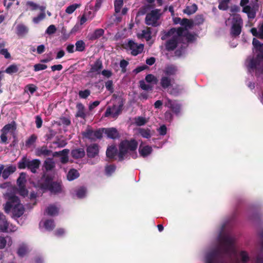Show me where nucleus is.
<instances>
[{
    "instance_id": "f257e3e1",
    "label": "nucleus",
    "mask_w": 263,
    "mask_h": 263,
    "mask_svg": "<svg viewBox=\"0 0 263 263\" xmlns=\"http://www.w3.org/2000/svg\"><path fill=\"white\" fill-rule=\"evenodd\" d=\"M220 245L208 253L205 257L206 263H239L237 251L233 245L234 238L223 235L219 237Z\"/></svg>"
},
{
    "instance_id": "f03ea898",
    "label": "nucleus",
    "mask_w": 263,
    "mask_h": 263,
    "mask_svg": "<svg viewBox=\"0 0 263 263\" xmlns=\"http://www.w3.org/2000/svg\"><path fill=\"white\" fill-rule=\"evenodd\" d=\"M252 44L256 55L255 57H248L245 63L250 72L254 71V69H259L260 64L263 63V43H261L258 40L254 38Z\"/></svg>"
},
{
    "instance_id": "7ed1b4c3",
    "label": "nucleus",
    "mask_w": 263,
    "mask_h": 263,
    "mask_svg": "<svg viewBox=\"0 0 263 263\" xmlns=\"http://www.w3.org/2000/svg\"><path fill=\"white\" fill-rule=\"evenodd\" d=\"M4 210L7 214L12 212V217L14 218L20 217L25 211L24 207L21 203L19 198L13 194L8 195L7 201L4 205Z\"/></svg>"
},
{
    "instance_id": "20e7f679",
    "label": "nucleus",
    "mask_w": 263,
    "mask_h": 263,
    "mask_svg": "<svg viewBox=\"0 0 263 263\" xmlns=\"http://www.w3.org/2000/svg\"><path fill=\"white\" fill-rule=\"evenodd\" d=\"M137 147L138 142L135 139L122 141L119 145L118 161H123L127 158L128 152H135Z\"/></svg>"
},
{
    "instance_id": "39448f33",
    "label": "nucleus",
    "mask_w": 263,
    "mask_h": 263,
    "mask_svg": "<svg viewBox=\"0 0 263 263\" xmlns=\"http://www.w3.org/2000/svg\"><path fill=\"white\" fill-rule=\"evenodd\" d=\"M41 161L35 159L32 160L26 157H23L17 163L18 168L20 170L27 168L32 173H36L41 165Z\"/></svg>"
},
{
    "instance_id": "423d86ee",
    "label": "nucleus",
    "mask_w": 263,
    "mask_h": 263,
    "mask_svg": "<svg viewBox=\"0 0 263 263\" xmlns=\"http://www.w3.org/2000/svg\"><path fill=\"white\" fill-rule=\"evenodd\" d=\"M243 24V20L240 14H233L232 26L230 29V34L232 37H236L240 34Z\"/></svg>"
},
{
    "instance_id": "0eeeda50",
    "label": "nucleus",
    "mask_w": 263,
    "mask_h": 263,
    "mask_svg": "<svg viewBox=\"0 0 263 263\" xmlns=\"http://www.w3.org/2000/svg\"><path fill=\"white\" fill-rule=\"evenodd\" d=\"M102 131L101 128L95 130L91 126H88L86 129L81 133L82 139H87L90 142H96L98 139H102Z\"/></svg>"
},
{
    "instance_id": "6e6552de",
    "label": "nucleus",
    "mask_w": 263,
    "mask_h": 263,
    "mask_svg": "<svg viewBox=\"0 0 263 263\" xmlns=\"http://www.w3.org/2000/svg\"><path fill=\"white\" fill-rule=\"evenodd\" d=\"M161 14L160 10L156 9L151 11L147 13L145 17V23L147 25H151L156 27L159 25L158 20L160 18Z\"/></svg>"
},
{
    "instance_id": "1a4fd4ad",
    "label": "nucleus",
    "mask_w": 263,
    "mask_h": 263,
    "mask_svg": "<svg viewBox=\"0 0 263 263\" xmlns=\"http://www.w3.org/2000/svg\"><path fill=\"white\" fill-rule=\"evenodd\" d=\"M53 178L48 175L44 174L38 181L36 187L43 193L48 191Z\"/></svg>"
},
{
    "instance_id": "9d476101",
    "label": "nucleus",
    "mask_w": 263,
    "mask_h": 263,
    "mask_svg": "<svg viewBox=\"0 0 263 263\" xmlns=\"http://www.w3.org/2000/svg\"><path fill=\"white\" fill-rule=\"evenodd\" d=\"M249 2V0H240V6L243 7L242 11L247 14L249 19H254L256 17L258 6H256V8L255 6L251 7L250 6L247 5Z\"/></svg>"
},
{
    "instance_id": "9b49d317",
    "label": "nucleus",
    "mask_w": 263,
    "mask_h": 263,
    "mask_svg": "<svg viewBox=\"0 0 263 263\" xmlns=\"http://www.w3.org/2000/svg\"><path fill=\"white\" fill-rule=\"evenodd\" d=\"M125 49L128 48L131 51V54L134 56H136L138 54L142 53L144 49V45L140 44L138 45L133 40H129L127 44L125 45L124 46Z\"/></svg>"
},
{
    "instance_id": "f8f14e48",
    "label": "nucleus",
    "mask_w": 263,
    "mask_h": 263,
    "mask_svg": "<svg viewBox=\"0 0 263 263\" xmlns=\"http://www.w3.org/2000/svg\"><path fill=\"white\" fill-rule=\"evenodd\" d=\"M183 29L181 27L172 28L167 31L163 30L161 32V39L162 41L166 40L167 38L173 35L182 36Z\"/></svg>"
},
{
    "instance_id": "ddd939ff",
    "label": "nucleus",
    "mask_w": 263,
    "mask_h": 263,
    "mask_svg": "<svg viewBox=\"0 0 263 263\" xmlns=\"http://www.w3.org/2000/svg\"><path fill=\"white\" fill-rule=\"evenodd\" d=\"M16 171V167L14 165L10 164L5 168L4 165L0 164V177L2 176L4 180L8 179Z\"/></svg>"
},
{
    "instance_id": "4468645a",
    "label": "nucleus",
    "mask_w": 263,
    "mask_h": 263,
    "mask_svg": "<svg viewBox=\"0 0 263 263\" xmlns=\"http://www.w3.org/2000/svg\"><path fill=\"white\" fill-rule=\"evenodd\" d=\"M182 36L173 35L167 40L165 43V47L167 51H174L177 47L180 38Z\"/></svg>"
},
{
    "instance_id": "2eb2a0df",
    "label": "nucleus",
    "mask_w": 263,
    "mask_h": 263,
    "mask_svg": "<svg viewBox=\"0 0 263 263\" xmlns=\"http://www.w3.org/2000/svg\"><path fill=\"white\" fill-rule=\"evenodd\" d=\"M165 106L170 108L176 115H178L180 113L181 105L177 103L175 100L173 101L168 98H166Z\"/></svg>"
},
{
    "instance_id": "dca6fc26",
    "label": "nucleus",
    "mask_w": 263,
    "mask_h": 263,
    "mask_svg": "<svg viewBox=\"0 0 263 263\" xmlns=\"http://www.w3.org/2000/svg\"><path fill=\"white\" fill-rule=\"evenodd\" d=\"M99 153V146L97 143L89 145L86 147V154L88 158H93L98 156Z\"/></svg>"
},
{
    "instance_id": "f3484780",
    "label": "nucleus",
    "mask_w": 263,
    "mask_h": 263,
    "mask_svg": "<svg viewBox=\"0 0 263 263\" xmlns=\"http://www.w3.org/2000/svg\"><path fill=\"white\" fill-rule=\"evenodd\" d=\"M101 130L102 135L104 133L108 138L116 139L120 137V134L116 128H101Z\"/></svg>"
},
{
    "instance_id": "a211bd4d",
    "label": "nucleus",
    "mask_w": 263,
    "mask_h": 263,
    "mask_svg": "<svg viewBox=\"0 0 263 263\" xmlns=\"http://www.w3.org/2000/svg\"><path fill=\"white\" fill-rule=\"evenodd\" d=\"M49 191L51 194H58L61 193L63 191V185L61 181H54L52 180L49 189Z\"/></svg>"
},
{
    "instance_id": "6ab92c4d",
    "label": "nucleus",
    "mask_w": 263,
    "mask_h": 263,
    "mask_svg": "<svg viewBox=\"0 0 263 263\" xmlns=\"http://www.w3.org/2000/svg\"><path fill=\"white\" fill-rule=\"evenodd\" d=\"M69 149H64L61 151L55 152L52 154L53 157L61 156L60 161L63 164H66L68 162L69 158L68 154L69 153Z\"/></svg>"
},
{
    "instance_id": "aec40b11",
    "label": "nucleus",
    "mask_w": 263,
    "mask_h": 263,
    "mask_svg": "<svg viewBox=\"0 0 263 263\" xmlns=\"http://www.w3.org/2000/svg\"><path fill=\"white\" fill-rule=\"evenodd\" d=\"M51 154L52 151L48 149L46 145L37 147L35 150V154L38 157H47L50 156Z\"/></svg>"
},
{
    "instance_id": "412c9836",
    "label": "nucleus",
    "mask_w": 263,
    "mask_h": 263,
    "mask_svg": "<svg viewBox=\"0 0 263 263\" xmlns=\"http://www.w3.org/2000/svg\"><path fill=\"white\" fill-rule=\"evenodd\" d=\"M103 68L102 61L100 59H98L93 64L91 65V68L88 73L97 72L100 74L102 69Z\"/></svg>"
},
{
    "instance_id": "4be33fe9",
    "label": "nucleus",
    "mask_w": 263,
    "mask_h": 263,
    "mask_svg": "<svg viewBox=\"0 0 263 263\" xmlns=\"http://www.w3.org/2000/svg\"><path fill=\"white\" fill-rule=\"evenodd\" d=\"M118 151L115 145H111L107 147L106 152V155L107 158L110 159H115L116 156H118Z\"/></svg>"
},
{
    "instance_id": "5701e85b",
    "label": "nucleus",
    "mask_w": 263,
    "mask_h": 263,
    "mask_svg": "<svg viewBox=\"0 0 263 263\" xmlns=\"http://www.w3.org/2000/svg\"><path fill=\"white\" fill-rule=\"evenodd\" d=\"M104 30L103 29H97L91 33H89L87 38L89 41H95L101 37L103 35Z\"/></svg>"
},
{
    "instance_id": "b1692460",
    "label": "nucleus",
    "mask_w": 263,
    "mask_h": 263,
    "mask_svg": "<svg viewBox=\"0 0 263 263\" xmlns=\"http://www.w3.org/2000/svg\"><path fill=\"white\" fill-rule=\"evenodd\" d=\"M71 155L75 159H81L85 156V152L83 148H77L71 151Z\"/></svg>"
},
{
    "instance_id": "393cba45",
    "label": "nucleus",
    "mask_w": 263,
    "mask_h": 263,
    "mask_svg": "<svg viewBox=\"0 0 263 263\" xmlns=\"http://www.w3.org/2000/svg\"><path fill=\"white\" fill-rule=\"evenodd\" d=\"M160 85L163 89H166L172 86V79L166 76H163L160 80Z\"/></svg>"
},
{
    "instance_id": "a878e982",
    "label": "nucleus",
    "mask_w": 263,
    "mask_h": 263,
    "mask_svg": "<svg viewBox=\"0 0 263 263\" xmlns=\"http://www.w3.org/2000/svg\"><path fill=\"white\" fill-rule=\"evenodd\" d=\"M181 25L182 27H180L183 29V33L185 31H187L189 29H191L194 26V22L192 20H189L186 18H183L181 20Z\"/></svg>"
},
{
    "instance_id": "bb28decb",
    "label": "nucleus",
    "mask_w": 263,
    "mask_h": 263,
    "mask_svg": "<svg viewBox=\"0 0 263 263\" xmlns=\"http://www.w3.org/2000/svg\"><path fill=\"white\" fill-rule=\"evenodd\" d=\"M16 34L19 36H24L28 32V28L24 24H18L16 28Z\"/></svg>"
},
{
    "instance_id": "cd10ccee",
    "label": "nucleus",
    "mask_w": 263,
    "mask_h": 263,
    "mask_svg": "<svg viewBox=\"0 0 263 263\" xmlns=\"http://www.w3.org/2000/svg\"><path fill=\"white\" fill-rule=\"evenodd\" d=\"M16 129V124L15 121H12L10 123L5 125L1 129V132L8 133L9 132H14Z\"/></svg>"
},
{
    "instance_id": "c85d7f7f",
    "label": "nucleus",
    "mask_w": 263,
    "mask_h": 263,
    "mask_svg": "<svg viewBox=\"0 0 263 263\" xmlns=\"http://www.w3.org/2000/svg\"><path fill=\"white\" fill-rule=\"evenodd\" d=\"M152 148L151 146L146 145L142 147L141 145L139 148V152L140 155L143 157H145L151 154L152 152Z\"/></svg>"
},
{
    "instance_id": "c756f323",
    "label": "nucleus",
    "mask_w": 263,
    "mask_h": 263,
    "mask_svg": "<svg viewBox=\"0 0 263 263\" xmlns=\"http://www.w3.org/2000/svg\"><path fill=\"white\" fill-rule=\"evenodd\" d=\"M177 67L176 66L174 65H171L165 67L164 72L165 75L168 77L175 75L177 72Z\"/></svg>"
},
{
    "instance_id": "7c9ffc66",
    "label": "nucleus",
    "mask_w": 263,
    "mask_h": 263,
    "mask_svg": "<svg viewBox=\"0 0 263 263\" xmlns=\"http://www.w3.org/2000/svg\"><path fill=\"white\" fill-rule=\"evenodd\" d=\"M76 107L77 109V112L76 116L77 117H80L82 119H85L86 115L84 112V106L81 103H79L77 104Z\"/></svg>"
},
{
    "instance_id": "2f4dec72",
    "label": "nucleus",
    "mask_w": 263,
    "mask_h": 263,
    "mask_svg": "<svg viewBox=\"0 0 263 263\" xmlns=\"http://www.w3.org/2000/svg\"><path fill=\"white\" fill-rule=\"evenodd\" d=\"M44 167L46 171H50L55 167V163L52 158H47L44 162Z\"/></svg>"
},
{
    "instance_id": "473e14b6",
    "label": "nucleus",
    "mask_w": 263,
    "mask_h": 263,
    "mask_svg": "<svg viewBox=\"0 0 263 263\" xmlns=\"http://www.w3.org/2000/svg\"><path fill=\"white\" fill-rule=\"evenodd\" d=\"M80 176L78 171L74 168L70 169L67 175V178L69 181L73 180L78 178Z\"/></svg>"
},
{
    "instance_id": "72a5a7b5",
    "label": "nucleus",
    "mask_w": 263,
    "mask_h": 263,
    "mask_svg": "<svg viewBox=\"0 0 263 263\" xmlns=\"http://www.w3.org/2000/svg\"><path fill=\"white\" fill-rule=\"evenodd\" d=\"M46 212L49 216H54L58 214L59 209L54 205H50L46 208Z\"/></svg>"
},
{
    "instance_id": "f704fd0d",
    "label": "nucleus",
    "mask_w": 263,
    "mask_h": 263,
    "mask_svg": "<svg viewBox=\"0 0 263 263\" xmlns=\"http://www.w3.org/2000/svg\"><path fill=\"white\" fill-rule=\"evenodd\" d=\"M139 37L144 38L147 41H149L151 38V29L150 28H147L145 30H143L140 35H139Z\"/></svg>"
},
{
    "instance_id": "c9c22d12",
    "label": "nucleus",
    "mask_w": 263,
    "mask_h": 263,
    "mask_svg": "<svg viewBox=\"0 0 263 263\" xmlns=\"http://www.w3.org/2000/svg\"><path fill=\"white\" fill-rule=\"evenodd\" d=\"M27 252L28 249L26 245L22 244L18 248L17 254L18 256L23 257L27 253Z\"/></svg>"
},
{
    "instance_id": "e433bc0d",
    "label": "nucleus",
    "mask_w": 263,
    "mask_h": 263,
    "mask_svg": "<svg viewBox=\"0 0 263 263\" xmlns=\"http://www.w3.org/2000/svg\"><path fill=\"white\" fill-rule=\"evenodd\" d=\"M139 134L144 138L149 139L151 137L152 134L149 128H139Z\"/></svg>"
},
{
    "instance_id": "4c0bfd02",
    "label": "nucleus",
    "mask_w": 263,
    "mask_h": 263,
    "mask_svg": "<svg viewBox=\"0 0 263 263\" xmlns=\"http://www.w3.org/2000/svg\"><path fill=\"white\" fill-rule=\"evenodd\" d=\"M198 7L195 4H193L192 6H187L183 10V12L188 15L192 14L196 12Z\"/></svg>"
},
{
    "instance_id": "58836bf2",
    "label": "nucleus",
    "mask_w": 263,
    "mask_h": 263,
    "mask_svg": "<svg viewBox=\"0 0 263 263\" xmlns=\"http://www.w3.org/2000/svg\"><path fill=\"white\" fill-rule=\"evenodd\" d=\"M26 182V174L24 173H21L16 181L18 186H25Z\"/></svg>"
},
{
    "instance_id": "ea45409f",
    "label": "nucleus",
    "mask_w": 263,
    "mask_h": 263,
    "mask_svg": "<svg viewBox=\"0 0 263 263\" xmlns=\"http://www.w3.org/2000/svg\"><path fill=\"white\" fill-rule=\"evenodd\" d=\"M85 43L82 40H79L76 43V50L82 52L85 49Z\"/></svg>"
},
{
    "instance_id": "a19ab883",
    "label": "nucleus",
    "mask_w": 263,
    "mask_h": 263,
    "mask_svg": "<svg viewBox=\"0 0 263 263\" xmlns=\"http://www.w3.org/2000/svg\"><path fill=\"white\" fill-rule=\"evenodd\" d=\"M59 125H64L66 126H68L70 125L71 121L70 120L66 117H62L60 118L59 121L57 122Z\"/></svg>"
},
{
    "instance_id": "79ce46f5",
    "label": "nucleus",
    "mask_w": 263,
    "mask_h": 263,
    "mask_svg": "<svg viewBox=\"0 0 263 263\" xmlns=\"http://www.w3.org/2000/svg\"><path fill=\"white\" fill-rule=\"evenodd\" d=\"M116 166L114 164L108 165L105 166V174L107 176H111L116 171Z\"/></svg>"
},
{
    "instance_id": "37998d69",
    "label": "nucleus",
    "mask_w": 263,
    "mask_h": 263,
    "mask_svg": "<svg viewBox=\"0 0 263 263\" xmlns=\"http://www.w3.org/2000/svg\"><path fill=\"white\" fill-rule=\"evenodd\" d=\"M146 1L150 4L144 6L141 8V11L142 14H145L147 12V9L153 8L155 7V5L152 4L154 3L155 0H146Z\"/></svg>"
},
{
    "instance_id": "c03bdc74",
    "label": "nucleus",
    "mask_w": 263,
    "mask_h": 263,
    "mask_svg": "<svg viewBox=\"0 0 263 263\" xmlns=\"http://www.w3.org/2000/svg\"><path fill=\"white\" fill-rule=\"evenodd\" d=\"M36 139H37V136L34 134H32L26 141V143H25L26 146L27 147H30L31 145H32L35 142Z\"/></svg>"
},
{
    "instance_id": "a18cd8bd",
    "label": "nucleus",
    "mask_w": 263,
    "mask_h": 263,
    "mask_svg": "<svg viewBox=\"0 0 263 263\" xmlns=\"http://www.w3.org/2000/svg\"><path fill=\"white\" fill-rule=\"evenodd\" d=\"M44 227L48 230H52L55 227L54 221L52 219L46 220L44 222Z\"/></svg>"
},
{
    "instance_id": "49530a36",
    "label": "nucleus",
    "mask_w": 263,
    "mask_h": 263,
    "mask_svg": "<svg viewBox=\"0 0 263 263\" xmlns=\"http://www.w3.org/2000/svg\"><path fill=\"white\" fill-rule=\"evenodd\" d=\"M18 70V68L17 66L15 64H12L6 68L5 70V72L11 74L12 73L17 72Z\"/></svg>"
},
{
    "instance_id": "de8ad7c7",
    "label": "nucleus",
    "mask_w": 263,
    "mask_h": 263,
    "mask_svg": "<svg viewBox=\"0 0 263 263\" xmlns=\"http://www.w3.org/2000/svg\"><path fill=\"white\" fill-rule=\"evenodd\" d=\"M194 22V25H200L202 24L204 22V18L202 14H198L197 15L195 18Z\"/></svg>"
},
{
    "instance_id": "09e8293b",
    "label": "nucleus",
    "mask_w": 263,
    "mask_h": 263,
    "mask_svg": "<svg viewBox=\"0 0 263 263\" xmlns=\"http://www.w3.org/2000/svg\"><path fill=\"white\" fill-rule=\"evenodd\" d=\"M182 37H185L187 42L189 43L192 42L195 40V37L194 35L189 32L188 30L183 33Z\"/></svg>"
},
{
    "instance_id": "8fccbe9b",
    "label": "nucleus",
    "mask_w": 263,
    "mask_h": 263,
    "mask_svg": "<svg viewBox=\"0 0 263 263\" xmlns=\"http://www.w3.org/2000/svg\"><path fill=\"white\" fill-rule=\"evenodd\" d=\"M145 79L147 83H152L154 84H157L158 82L157 78L152 74L146 75Z\"/></svg>"
},
{
    "instance_id": "3c124183",
    "label": "nucleus",
    "mask_w": 263,
    "mask_h": 263,
    "mask_svg": "<svg viewBox=\"0 0 263 263\" xmlns=\"http://www.w3.org/2000/svg\"><path fill=\"white\" fill-rule=\"evenodd\" d=\"M2 223H0V232H7L9 227V223L6 220V218H4Z\"/></svg>"
},
{
    "instance_id": "603ef678",
    "label": "nucleus",
    "mask_w": 263,
    "mask_h": 263,
    "mask_svg": "<svg viewBox=\"0 0 263 263\" xmlns=\"http://www.w3.org/2000/svg\"><path fill=\"white\" fill-rule=\"evenodd\" d=\"M80 4H74L71 5L67 7L65 10L66 13L68 14H72L78 8L80 7Z\"/></svg>"
},
{
    "instance_id": "864d4df0",
    "label": "nucleus",
    "mask_w": 263,
    "mask_h": 263,
    "mask_svg": "<svg viewBox=\"0 0 263 263\" xmlns=\"http://www.w3.org/2000/svg\"><path fill=\"white\" fill-rule=\"evenodd\" d=\"M123 5V0H115L114 3L115 10L116 13L120 12Z\"/></svg>"
},
{
    "instance_id": "5fc2aeb1",
    "label": "nucleus",
    "mask_w": 263,
    "mask_h": 263,
    "mask_svg": "<svg viewBox=\"0 0 263 263\" xmlns=\"http://www.w3.org/2000/svg\"><path fill=\"white\" fill-rule=\"evenodd\" d=\"M135 123L137 126H142L146 124V120L145 118L139 116L135 119Z\"/></svg>"
},
{
    "instance_id": "6e6d98bb",
    "label": "nucleus",
    "mask_w": 263,
    "mask_h": 263,
    "mask_svg": "<svg viewBox=\"0 0 263 263\" xmlns=\"http://www.w3.org/2000/svg\"><path fill=\"white\" fill-rule=\"evenodd\" d=\"M86 192V189L84 187H81L77 191V196L79 198H82L85 197Z\"/></svg>"
},
{
    "instance_id": "4d7b16f0",
    "label": "nucleus",
    "mask_w": 263,
    "mask_h": 263,
    "mask_svg": "<svg viewBox=\"0 0 263 263\" xmlns=\"http://www.w3.org/2000/svg\"><path fill=\"white\" fill-rule=\"evenodd\" d=\"M90 90L89 89L80 90L79 92V96L80 98L86 99L90 95Z\"/></svg>"
},
{
    "instance_id": "13d9d810",
    "label": "nucleus",
    "mask_w": 263,
    "mask_h": 263,
    "mask_svg": "<svg viewBox=\"0 0 263 263\" xmlns=\"http://www.w3.org/2000/svg\"><path fill=\"white\" fill-rule=\"evenodd\" d=\"M46 17L45 12H41L37 16L33 17V22L35 24H38L40 21L44 20Z\"/></svg>"
},
{
    "instance_id": "bf43d9fd",
    "label": "nucleus",
    "mask_w": 263,
    "mask_h": 263,
    "mask_svg": "<svg viewBox=\"0 0 263 263\" xmlns=\"http://www.w3.org/2000/svg\"><path fill=\"white\" fill-rule=\"evenodd\" d=\"M239 255L241 257V260L243 263H247L249 260L248 254L246 251H241Z\"/></svg>"
},
{
    "instance_id": "052dcab7",
    "label": "nucleus",
    "mask_w": 263,
    "mask_h": 263,
    "mask_svg": "<svg viewBox=\"0 0 263 263\" xmlns=\"http://www.w3.org/2000/svg\"><path fill=\"white\" fill-rule=\"evenodd\" d=\"M105 87L107 90L110 91V93H113L114 89L113 87V82L112 80H108L105 82Z\"/></svg>"
},
{
    "instance_id": "680f3d73",
    "label": "nucleus",
    "mask_w": 263,
    "mask_h": 263,
    "mask_svg": "<svg viewBox=\"0 0 263 263\" xmlns=\"http://www.w3.org/2000/svg\"><path fill=\"white\" fill-rule=\"evenodd\" d=\"M26 90L29 91L31 94H33L37 90V87L34 84H29L25 87V91Z\"/></svg>"
},
{
    "instance_id": "e2e57ef3",
    "label": "nucleus",
    "mask_w": 263,
    "mask_h": 263,
    "mask_svg": "<svg viewBox=\"0 0 263 263\" xmlns=\"http://www.w3.org/2000/svg\"><path fill=\"white\" fill-rule=\"evenodd\" d=\"M140 88L144 90H149L152 89V86L146 84L143 80L139 82Z\"/></svg>"
},
{
    "instance_id": "0e129e2a",
    "label": "nucleus",
    "mask_w": 263,
    "mask_h": 263,
    "mask_svg": "<svg viewBox=\"0 0 263 263\" xmlns=\"http://www.w3.org/2000/svg\"><path fill=\"white\" fill-rule=\"evenodd\" d=\"M128 62L125 60H122L120 62V66L121 68V71L123 73H124L126 71V67L128 65Z\"/></svg>"
},
{
    "instance_id": "69168bd1",
    "label": "nucleus",
    "mask_w": 263,
    "mask_h": 263,
    "mask_svg": "<svg viewBox=\"0 0 263 263\" xmlns=\"http://www.w3.org/2000/svg\"><path fill=\"white\" fill-rule=\"evenodd\" d=\"M57 31V28L54 25H50L46 30V33L51 35L54 34Z\"/></svg>"
},
{
    "instance_id": "338daca9",
    "label": "nucleus",
    "mask_w": 263,
    "mask_h": 263,
    "mask_svg": "<svg viewBox=\"0 0 263 263\" xmlns=\"http://www.w3.org/2000/svg\"><path fill=\"white\" fill-rule=\"evenodd\" d=\"M47 68V66L45 64H36L34 65V70L35 71H38L40 70H42L46 69Z\"/></svg>"
},
{
    "instance_id": "774afa93",
    "label": "nucleus",
    "mask_w": 263,
    "mask_h": 263,
    "mask_svg": "<svg viewBox=\"0 0 263 263\" xmlns=\"http://www.w3.org/2000/svg\"><path fill=\"white\" fill-rule=\"evenodd\" d=\"M19 194L24 197L28 195V191L26 189L25 185L18 187Z\"/></svg>"
}]
</instances>
